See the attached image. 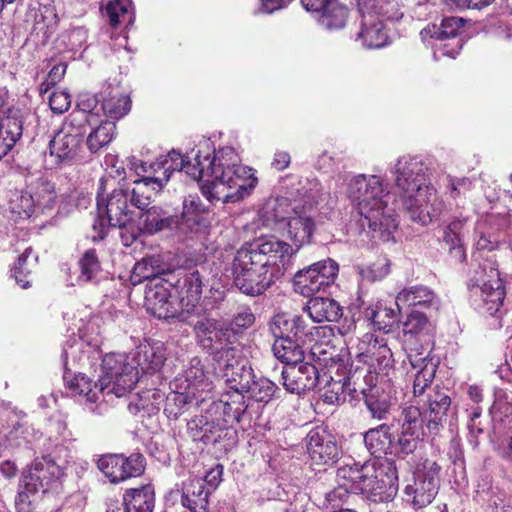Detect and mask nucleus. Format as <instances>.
I'll return each mask as SVG.
<instances>
[{
	"instance_id": "f257e3e1",
	"label": "nucleus",
	"mask_w": 512,
	"mask_h": 512,
	"mask_svg": "<svg viewBox=\"0 0 512 512\" xmlns=\"http://www.w3.org/2000/svg\"><path fill=\"white\" fill-rule=\"evenodd\" d=\"M288 206L285 198L271 200L265 204L262 216L267 226L287 220L288 237L293 245L269 236L245 243L237 250L232 275L234 285L242 293L262 295L284 275L292 256L311 242L315 230L313 219L303 215L288 217L284 212Z\"/></svg>"
},
{
	"instance_id": "f03ea898",
	"label": "nucleus",
	"mask_w": 512,
	"mask_h": 512,
	"mask_svg": "<svg viewBox=\"0 0 512 512\" xmlns=\"http://www.w3.org/2000/svg\"><path fill=\"white\" fill-rule=\"evenodd\" d=\"M189 157L197 160L201 192L210 202H238L256 187L253 170L241 164L240 156L231 146L216 150L214 143L203 137Z\"/></svg>"
},
{
	"instance_id": "7ed1b4c3",
	"label": "nucleus",
	"mask_w": 512,
	"mask_h": 512,
	"mask_svg": "<svg viewBox=\"0 0 512 512\" xmlns=\"http://www.w3.org/2000/svg\"><path fill=\"white\" fill-rule=\"evenodd\" d=\"M427 164L418 156L403 155L390 168L403 208L412 221L427 225L444 211L430 181Z\"/></svg>"
},
{
	"instance_id": "20e7f679",
	"label": "nucleus",
	"mask_w": 512,
	"mask_h": 512,
	"mask_svg": "<svg viewBox=\"0 0 512 512\" xmlns=\"http://www.w3.org/2000/svg\"><path fill=\"white\" fill-rule=\"evenodd\" d=\"M346 194L366 221L372 238L384 242L393 239L398 223L394 210L389 206L392 196L384 178L355 175L347 182Z\"/></svg>"
},
{
	"instance_id": "39448f33",
	"label": "nucleus",
	"mask_w": 512,
	"mask_h": 512,
	"mask_svg": "<svg viewBox=\"0 0 512 512\" xmlns=\"http://www.w3.org/2000/svg\"><path fill=\"white\" fill-rule=\"evenodd\" d=\"M338 488L328 494V499L342 497L344 493L361 495L373 503L389 502L398 491V474L391 464L376 466L375 463L346 464L337 469Z\"/></svg>"
},
{
	"instance_id": "423d86ee",
	"label": "nucleus",
	"mask_w": 512,
	"mask_h": 512,
	"mask_svg": "<svg viewBox=\"0 0 512 512\" xmlns=\"http://www.w3.org/2000/svg\"><path fill=\"white\" fill-rule=\"evenodd\" d=\"M121 353H110L104 356L98 380L92 382L84 374H77L68 380L64 375L67 388L74 395L83 397L89 404L96 403L100 396L104 402H113L116 398L126 396L137 383V373L133 366L125 362Z\"/></svg>"
},
{
	"instance_id": "0eeeda50",
	"label": "nucleus",
	"mask_w": 512,
	"mask_h": 512,
	"mask_svg": "<svg viewBox=\"0 0 512 512\" xmlns=\"http://www.w3.org/2000/svg\"><path fill=\"white\" fill-rule=\"evenodd\" d=\"M149 183L143 178H136L132 181V187L114 189L106 198L101 194L97 197L98 218L94 221L93 230L96 235L94 240L103 239L107 233V224L118 227L121 232L127 230L132 224L131 207L139 210L147 208L155 197Z\"/></svg>"
},
{
	"instance_id": "6e6552de",
	"label": "nucleus",
	"mask_w": 512,
	"mask_h": 512,
	"mask_svg": "<svg viewBox=\"0 0 512 512\" xmlns=\"http://www.w3.org/2000/svg\"><path fill=\"white\" fill-rule=\"evenodd\" d=\"M269 328L275 337L273 354L288 366L302 362L304 345L317 343L321 335L325 336L332 332L329 326H313L302 316L288 313L276 314Z\"/></svg>"
},
{
	"instance_id": "1a4fd4ad",
	"label": "nucleus",
	"mask_w": 512,
	"mask_h": 512,
	"mask_svg": "<svg viewBox=\"0 0 512 512\" xmlns=\"http://www.w3.org/2000/svg\"><path fill=\"white\" fill-rule=\"evenodd\" d=\"M467 288L470 304L480 314L494 315L503 305L504 287L496 262L491 259L471 271Z\"/></svg>"
},
{
	"instance_id": "9d476101",
	"label": "nucleus",
	"mask_w": 512,
	"mask_h": 512,
	"mask_svg": "<svg viewBox=\"0 0 512 512\" xmlns=\"http://www.w3.org/2000/svg\"><path fill=\"white\" fill-rule=\"evenodd\" d=\"M180 322L193 328L197 343L211 355L235 340L232 327H226L224 322L206 316L204 311L181 312Z\"/></svg>"
},
{
	"instance_id": "9b49d317",
	"label": "nucleus",
	"mask_w": 512,
	"mask_h": 512,
	"mask_svg": "<svg viewBox=\"0 0 512 512\" xmlns=\"http://www.w3.org/2000/svg\"><path fill=\"white\" fill-rule=\"evenodd\" d=\"M361 16L359 30L352 38L366 49H380L389 44V36L380 18L386 13L378 0H357Z\"/></svg>"
},
{
	"instance_id": "f8f14e48",
	"label": "nucleus",
	"mask_w": 512,
	"mask_h": 512,
	"mask_svg": "<svg viewBox=\"0 0 512 512\" xmlns=\"http://www.w3.org/2000/svg\"><path fill=\"white\" fill-rule=\"evenodd\" d=\"M85 120L82 113H71L63 122L61 129L50 140V156L54 158L56 164L70 163L77 156L87 133V130L81 126Z\"/></svg>"
},
{
	"instance_id": "ddd939ff",
	"label": "nucleus",
	"mask_w": 512,
	"mask_h": 512,
	"mask_svg": "<svg viewBox=\"0 0 512 512\" xmlns=\"http://www.w3.org/2000/svg\"><path fill=\"white\" fill-rule=\"evenodd\" d=\"M192 150L186 155H182L176 150L170 151L167 155L159 157L155 162L150 163L149 168L153 170V176H144L143 180L149 183L150 189L155 186L153 192L155 196L163 189L170 179L171 174L174 171H184L193 180L199 181L201 178V172L199 171V165L197 160L190 158Z\"/></svg>"
},
{
	"instance_id": "4468645a",
	"label": "nucleus",
	"mask_w": 512,
	"mask_h": 512,
	"mask_svg": "<svg viewBox=\"0 0 512 512\" xmlns=\"http://www.w3.org/2000/svg\"><path fill=\"white\" fill-rule=\"evenodd\" d=\"M440 469V466L430 459H425L417 464L412 482L407 484L404 490L408 501L415 508L426 507L435 499L440 485Z\"/></svg>"
},
{
	"instance_id": "2eb2a0df",
	"label": "nucleus",
	"mask_w": 512,
	"mask_h": 512,
	"mask_svg": "<svg viewBox=\"0 0 512 512\" xmlns=\"http://www.w3.org/2000/svg\"><path fill=\"white\" fill-rule=\"evenodd\" d=\"M240 341L231 340L226 346L219 348L212 354L216 370L228 385L237 387L240 383H247L253 370L249 365Z\"/></svg>"
},
{
	"instance_id": "dca6fc26",
	"label": "nucleus",
	"mask_w": 512,
	"mask_h": 512,
	"mask_svg": "<svg viewBox=\"0 0 512 512\" xmlns=\"http://www.w3.org/2000/svg\"><path fill=\"white\" fill-rule=\"evenodd\" d=\"M190 436L204 444L223 443L224 447L234 442L235 430L229 426L227 418L210 413L207 409L204 414L196 416L187 423Z\"/></svg>"
},
{
	"instance_id": "f3484780",
	"label": "nucleus",
	"mask_w": 512,
	"mask_h": 512,
	"mask_svg": "<svg viewBox=\"0 0 512 512\" xmlns=\"http://www.w3.org/2000/svg\"><path fill=\"white\" fill-rule=\"evenodd\" d=\"M165 230L179 233V216L168 215L160 207L152 206L141 210L138 225L132 223L127 230L120 232V237L123 245L129 247L142 233L153 235Z\"/></svg>"
},
{
	"instance_id": "a211bd4d",
	"label": "nucleus",
	"mask_w": 512,
	"mask_h": 512,
	"mask_svg": "<svg viewBox=\"0 0 512 512\" xmlns=\"http://www.w3.org/2000/svg\"><path fill=\"white\" fill-rule=\"evenodd\" d=\"M359 361L368 365L369 374L388 376L393 368L391 349L383 338L379 339L372 333H366L357 346Z\"/></svg>"
},
{
	"instance_id": "6ab92c4d",
	"label": "nucleus",
	"mask_w": 512,
	"mask_h": 512,
	"mask_svg": "<svg viewBox=\"0 0 512 512\" xmlns=\"http://www.w3.org/2000/svg\"><path fill=\"white\" fill-rule=\"evenodd\" d=\"M338 271V263L328 258L298 271L294 276V285L299 293L304 296H310L334 283L338 276Z\"/></svg>"
},
{
	"instance_id": "aec40b11",
	"label": "nucleus",
	"mask_w": 512,
	"mask_h": 512,
	"mask_svg": "<svg viewBox=\"0 0 512 512\" xmlns=\"http://www.w3.org/2000/svg\"><path fill=\"white\" fill-rule=\"evenodd\" d=\"M171 284L162 278L150 280L145 289L147 311L159 319H177L180 321L181 306L171 301Z\"/></svg>"
},
{
	"instance_id": "412c9836",
	"label": "nucleus",
	"mask_w": 512,
	"mask_h": 512,
	"mask_svg": "<svg viewBox=\"0 0 512 512\" xmlns=\"http://www.w3.org/2000/svg\"><path fill=\"white\" fill-rule=\"evenodd\" d=\"M98 468L111 483H119L130 477H137L144 472V457L141 454L106 455L98 460Z\"/></svg>"
},
{
	"instance_id": "4be33fe9",
	"label": "nucleus",
	"mask_w": 512,
	"mask_h": 512,
	"mask_svg": "<svg viewBox=\"0 0 512 512\" xmlns=\"http://www.w3.org/2000/svg\"><path fill=\"white\" fill-rule=\"evenodd\" d=\"M129 366H133L137 373V382L142 374H155L162 368L166 360V349L160 341L146 342L140 344L134 352L129 355L122 354Z\"/></svg>"
},
{
	"instance_id": "5701e85b",
	"label": "nucleus",
	"mask_w": 512,
	"mask_h": 512,
	"mask_svg": "<svg viewBox=\"0 0 512 512\" xmlns=\"http://www.w3.org/2000/svg\"><path fill=\"white\" fill-rule=\"evenodd\" d=\"M306 447L312 465L331 466L340 456L335 438L321 427H316L307 434Z\"/></svg>"
},
{
	"instance_id": "b1692460",
	"label": "nucleus",
	"mask_w": 512,
	"mask_h": 512,
	"mask_svg": "<svg viewBox=\"0 0 512 512\" xmlns=\"http://www.w3.org/2000/svg\"><path fill=\"white\" fill-rule=\"evenodd\" d=\"M175 389L189 391L205 402L211 394L213 384L204 371L201 360L197 357L191 359L190 366L182 375L177 376L171 383Z\"/></svg>"
},
{
	"instance_id": "393cba45",
	"label": "nucleus",
	"mask_w": 512,
	"mask_h": 512,
	"mask_svg": "<svg viewBox=\"0 0 512 512\" xmlns=\"http://www.w3.org/2000/svg\"><path fill=\"white\" fill-rule=\"evenodd\" d=\"M281 376L284 388L297 395L314 389L320 381L317 368L308 362L285 367Z\"/></svg>"
},
{
	"instance_id": "a878e982",
	"label": "nucleus",
	"mask_w": 512,
	"mask_h": 512,
	"mask_svg": "<svg viewBox=\"0 0 512 512\" xmlns=\"http://www.w3.org/2000/svg\"><path fill=\"white\" fill-rule=\"evenodd\" d=\"M423 411V418L431 432H437L439 425L446 419L451 407V398L445 390L429 389L425 397L418 400Z\"/></svg>"
},
{
	"instance_id": "bb28decb",
	"label": "nucleus",
	"mask_w": 512,
	"mask_h": 512,
	"mask_svg": "<svg viewBox=\"0 0 512 512\" xmlns=\"http://www.w3.org/2000/svg\"><path fill=\"white\" fill-rule=\"evenodd\" d=\"M463 27V20L457 17L444 18L440 26L432 25L421 31V36L425 39L428 35L438 40L453 39L452 43L444 44L439 48L443 56L455 58L462 48V40L455 39L460 29Z\"/></svg>"
},
{
	"instance_id": "cd10ccee",
	"label": "nucleus",
	"mask_w": 512,
	"mask_h": 512,
	"mask_svg": "<svg viewBox=\"0 0 512 512\" xmlns=\"http://www.w3.org/2000/svg\"><path fill=\"white\" fill-rule=\"evenodd\" d=\"M431 349L427 345V347L421 346V351H413L408 354V358L411 366L419 370L414 375L413 381V393L416 398L422 399L429 392V389H437L438 387H432V381L434 378V365L431 363V360H428Z\"/></svg>"
},
{
	"instance_id": "c85d7f7f",
	"label": "nucleus",
	"mask_w": 512,
	"mask_h": 512,
	"mask_svg": "<svg viewBox=\"0 0 512 512\" xmlns=\"http://www.w3.org/2000/svg\"><path fill=\"white\" fill-rule=\"evenodd\" d=\"M395 304L399 311L412 310H437L439 298L435 292L424 285H415L402 289L395 298Z\"/></svg>"
},
{
	"instance_id": "c756f323",
	"label": "nucleus",
	"mask_w": 512,
	"mask_h": 512,
	"mask_svg": "<svg viewBox=\"0 0 512 512\" xmlns=\"http://www.w3.org/2000/svg\"><path fill=\"white\" fill-rule=\"evenodd\" d=\"M208 409L210 413L227 418L229 422H239L247 409L244 390L229 385V390L218 401H213Z\"/></svg>"
},
{
	"instance_id": "7c9ffc66",
	"label": "nucleus",
	"mask_w": 512,
	"mask_h": 512,
	"mask_svg": "<svg viewBox=\"0 0 512 512\" xmlns=\"http://www.w3.org/2000/svg\"><path fill=\"white\" fill-rule=\"evenodd\" d=\"M207 228L208 220L203 214L199 198L188 196L183 201V211L179 217V234L188 236L204 233Z\"/></svg>"
},
{
	"instance_id": "2f4dec72",
	"label": "nucleus",
	"mask_w": 512,
	"mask_h": 512,
	"mask_svg": "<svg viewBox=\"0 0 512 512\" xmlns=\"http://www.w3.org/2000/svg\"><path fill=\"white\" fill-rule=\"evenodd\" d=\"M204 286V275L198 269L185 274L182 280L181 297L178 302L182 312L197 313V311H204L199 303Z\"/></svg>"
},
{
	"instance_id": "473e14b6",
	"label": "nucleus",
	"mask_w": 512,
	"mask_h": 512,
	"mask_svg": "<svg viewBox=\"0 0 512 512\" xmlns=\"http://www.w3.org/2000/svg\"><path fill=\"white\" fill-rule=\"evenodd\" d=\"M501 243V233L499 229L494 226L487 219L479 220L474 228V247L476 252L473 254V261L482 263L480 256L482 252H493L499 248Z\"/></svg>"
},
{
	"instance_id": "72a5a7b5",
	"label": "nucleus",
	"mask_w": 512,
	"mask_h": 512,
	"mask_svg": "<svg viewBox=\"0 0 512 512\" xmlns=\"http://www.w3.org/2000/svg\"><path fill=\"white\" fill-rule=\"evenodd\" d=\"M102 110L110 118L109 121H115L123 118L131 109V100L120 87L111 85L103 87L101 91Z\"/></svg>"
},
{
	"instance_id": "f704fd0d",
	"label": "nucleus",
	"mask_w": 512,
	"mask_h": 512,
	"mask_svg": "<svg viewBox=\"0 0 512 512\" xmlns=\"http://www.w3.org/2000/svg\"><path fill=\"white\" fill-rule=\"evenodd\" d=\"M303 310L308 313L313 322H335L343 315L340 304L328 297H313L308 300Z\"/></svg>"
},
{
	"instance_id": "c9c22d12",
	"label": "nucleus",
	"mask_w": 512,
	"mask_h": 512,
	"mask_svg": "<svg viewBox=\"0 0 512 512\" xmlns=\"http://www.w3.org/2000/svg\"><path fill=\"white\" fill-rule=\"evenodd\" d=\"M23 134V121L18 111H9L0 121V159L5 157Z\"/></svg>"
},
{
	"instance_id": "e433bc0d",
	"label": "nucleus",
	"mask_w": 512,
	"mask_h": 512,
	"mask_svg": "<svg viewBox=\"0 0 512 512\" xmlns=\"http://www.w3.org/2000/svg\"><path fill=\"white\" fill-rule=\"evenodd\" d=\"M210 493L211 490L206 488L202 479H191L184 485L182 505L191 512H208Z\"/></svg>"
},
{
	"instance_id": "4c0bfd02",
	"label": "nucleus",
	"mask_w": 512,
	"mask_h": 512,
	"mask_svg": "<svg viewBox=\"0 0 512 512\" xmlns=\"http://www.w3.org/2000/svg\"><path fill=\"white\" fill-rule=\"evenodd\" d=\"M363 439L367 450L374 457L393 454L394 440L388 425L381 424L369 429L363 434Z\"/></svg>"
},
{
	"instance_id": "58836bf2",
	"label": "nucleus",
	"mask_w": 512,
	"mask_h": 512,
	"mask_svg": "<svg viewBox=\"0 0 512 512\" xmlns=\"http://www.w3.org/2000/svg\"><path fill=\"white\" fill-rule=\"evenodd\" d=\"M307 10L319 12L320 26L329 31L344 28L348 19L347 7L334 0H323L322 7Z\"/></svg>"
},
{
	"instance_id": "ea45409f",
	"label": "nucleus",
	"mask_w": 512,
	"mask_h": 512,
	"mask_svg": "<svg viewBox=\"0 0 512 512\" xmlns=\"http://www.w3.org/2000/svg\"><path fill=\"white\" fill-rule=\"evenodd\" d=\"M164 399V413L168 418L174 420L178 419L192 405L200 406L203 403V401H200L197 396L189 391L175 389L173 386L172 391Z\"/></svg>"
},
{
	"instance_id": "a19ab883",
	"label": "nucleus",
	"mask_w": 512,
	"mask_h": 512,
	"mask_svg": "<svg viewBox=\"0 0 512 512\" xmlns=\"http://www.w3.org/2000/svg\"><path fill=\"white\" fill-rule=\"evenodd\" d=\"M39 477V473L34 469V464L32 463L30 468L23 475L20 484L21 489L15 498L17 512H29V495L35 494L41 488H44V491L46 490V486L40 481Z\"/></svg>"
},
{
	"instance_id": "79ce46f5",
	"label": "nucleus",
	"mask_w": 512,
	"mask_h": 512,
	"mask_svg": "<svg viewBox=\"0 0 512 512\" xmlns=\"http://www.w3.org/2000/svg\"><path fill=\"white\" fill-rule=\"evenodd\" d=\"M361 392L371 417L378 420L386 419L391 407L390 396L376 384L367 389L363 388Z\"/></svg>"
},
{
	"instance_id": "37998d69",
	"label": "nucleus",
	"mask_w": 512,
	"mask_h": 512,
	"mask_svg": "<svg viewBox=\"0 0 512 512\" xmlns=\"http://www.w3.org/2000/svg\"><path fill=\"white\" fill-rule=\"evenodd\" d=\"M238 388L250 394V397L257 402H270L279 388L277 385L265 377L256 378L253 370L250 373V379L247 383H240Z\"/></svg>"
},
{
	"instance_id": "c03bdc74",
	"label": "nucleus",
	"mask_w": 512,
	"mask_h": 512,
	"mask_svg": "<svg viewBox=\"0 0 512 512\" xmlns=\"http://www.w3.org/2000/svg\"><path fill=\"white\" fill-rule=\"evenodd\" d=\"M431 330V323L424 311L411 310L403 323V332L406 342L414 338L426 336Z\"/></svg>"
},
{
	"instance_id": "a18cd8bd",
	"label": "nucleus",
	"mask_w": 512,
	"mask_h": 512,
	"mask_svg": "<svg viewBox=\"0 0 512 512\" xmlns=\"http://www.w3.org/2000/svg\"><path fill=\"white\" fill-rule=\"evenodd\" d=\"M35 199V207L38 214L51 211L57 202L55 185L47 180L40 179L36 182L31 192Z\"/></svg>"
},
{
	"instance_id": "49530a36",
	"label": "nucleus",
	"mask_w": 512,
	"mask_h": 512,
	"mask_svg": "<svg viewBox=\"0 0 512 512\" xmlns=\"http://www.w3.org/2000/svg\"><path fill=\"white\" fill-rule=\"evenodd\" d=\"M165 394L160 389H148L137 394V400L129 404V410L133 413L141 410L148 415L155 414L160 410L164 402Z\"/></svg>"
},
{
	"instance_id": "de8ad7c7",
	"label": "nucleus",
	"mask_w": 512,
	"mask_h": 512,
	"mask_svg": "<svg viewBox=\"0 0 512 512\" xmlns=\"http://www.w3.org/2000/svg\"><path fill=\"white\" fill-rule=\"evenodd\" d=\"M9 210L11 214L20 219H28L33 215H37L35 207V199L31 192L15 191L9 200Z\"/></svg>"
},
{
	"instance_id": "09e8293b",
	"label": "nucleus",
	"mask_w": 512,
	"mask_h": 512,
	"mask_svg": "<svg viewBox=\"0 0 512 512\" xmlns=\"http://www.w3.org/2000/svg\"><path fill=\"white\" fill-rule=\"evenodd\" d=\"M470 217L463 212L452 215L443 228L442 239L444 243L464 242L468 231V222Z\"/></svg>"
},
{
	"instance_id": "8fccbe9b",
	"label": "nucleus",
	"mask_w": 512,
	"mask_h": 512,
	"mask_svg": "<svg viewBox=\"0 0 512 512\" xmlns=\"http://www.w3.org/2000/svg\"><path fill=\"white\" fill-rule=\"evenodd\" d=\"M398 312L393 308L377 304L375 306L367 307L364 310V317L366 320L372 322L374 327L378 330H386L398 320Z\"/></svg>"
},
{
	"instance_id": "3c124183",
	"label": "nucleus",
	"mask_w": 512,
	"mask_h": 512,
	"mask_svg": "<svg viewBox=\"0 0 512 512\" xmlns=\"http://www.w3.org/2000/svg\"><path fill=\"white\" fill-rule=\"evenodd\" d=\"M58 18L53 9H45L35 17L32 33L39 38L41 44H45L55 33Z\"/></svg>"
},
{
	"instance_id": "603ef678",
	"label": "nucleus",
	"mask_w": 512,
	"mask_h": 512,
	"mask_svg": "<svg viewBox=\"0 0 512 512\" xmlns=\"http://www.w3.org/2000/svg\"><path fill=\"white\" fill-rule=\"evenodd\" d=\"M125 495L128 497V504L133 506L135 512H153L155 493L150 484L131 489Z\"/></svg>"
},
{
	"instance_id": "864d4df0",
	"label": "nucleus",
	"mask_w": 512,
	"mask_h": 512,
	"mask_svg": "<svg viewBox=\"0 0 512 512\" xmlns=\"http://www.w3.org/2000/svg\"><path fill=\"white\" fill-rule=\"evenodd\" d=\"M116 125L113 121H102L87 137L88 149L95 153L108 145L115 134Z\"/></svg>"
},
{
	"instance_id": "5fc2aeb1",
	"label": "nucleus",
	"mask_w": 512,
	"mask_h": 512,
	"mask_svg": "<svg viewBox=\"0 0 512 512\" xmlns=\"http://www.w3.org/2000/svg\"><path fill=\"white\" fill-rule=\"evenodd\" d=\"M33 464L34 469L39 473L40 481L44 483L46 489L64 475L63 469L50 456L35 459Z\"/></svg>"
},
{
	"instance_id": "6e6d98bb",
	"label": "nucleus",
	"mask_w": 512,
	"mask_h": 512,
	"mask_svg": "<svg viewBox=\"0 0 512 512\" xmlns=\"http://www.w3.org/2000/svg\"><path fill=\"white\" fill-rule=\"evenodd\" d=\"M130 8L131 2L129 0H108L105 5L102 4V9H104L105 15L113 27L122 22L131 21Z\"/></svg>"
},
{
	"instance_id": "4d7b16f0",
	"label": "nucleus",
	"mask_w": 512,
	"mask_h": 512,
	"mask_svg": "<svg viewBox=\"0 0 512 512\" xmlns=\"http://www.w3.org/2000/svg\"><path fill=\"white\" fill-rule=\"evenodd\" d=\"M79 267L80 274L78 280L81 282L92 281L101 270L96 251L93 249L85 251L79 260Z\"/></svg>"
},
{
	"instance_id": "13d9d810",
	"label": "nucleus",
	"mask_w": 512,
	"mask_h": 512,
	"mask_svg": "<svg viewBox=\"0 0 512 512\" xmlns=\"http://www.w3.org/2000/svg\"><path fill=\"white\" fill-rule=\"evenodd\" d=\"M422 432L401 430L397 443H394L393 454L402 457L413 453L419 444Z\"/></svg>"
},
{
	"instance_id": "bf43d9fd",
	"label": "nucleus",
	"mask_w": 512,
	"mask_h": 512,
	"mask_svg": "<svg viewBox=\"0 0 512 512\" xmlns=\"http://www.w3.org/2000/svg\"><path fill=\"white\" fill-rule=\"evenodd\" d=\"M390 265V260L385 256H381L371 265L359 267V274L368 281L381 280L390 273Z\"/></svg>"
},
{
	"instance_id": "052dcab7",
	"label": "nucleus",
	"mask_w": 512,
	"mask_h": 512,
	"mask_svg": "<svg viewBox=\"0 0 512 512\" xmlns=\"http://www.w3.org/2000/svg\"><path fill=\"white\" fill-rule=\"evenodd\" d=\"M426 421L423 418L421 407L407 406L402 411L401 430L422 432V423Z\"/></svg>"
},
{
	"instance_id": "680f3d73",
	"label": "nucleus",
	"mask_w": 512,
	"mask_h": 512,
	"mask_svg": "<svg viewBox=\"0 0 512 512\" xmlns=\"http://www.w3.org/2000/svg\"><path fill=\"white\" fill-rule=\"evenodd\" d=\"M31 253L32 248H26L24 252L19 256L16 264L12 269L13 277L15 278L17 284L23 289L30 287V280L28 279L30 269L28 267L29 263H27V260L30 257Z\"/></svg>"
},
{
	"instance_id": "e2e57ef3",
	"label": "nucleus",
	"mask_w": 512,
	"mask_h": 512,
	"mask_svg": "<svg viewBox=\"0 0 512 512\" xmlns=\"http://www.w3.org/2000/svg\"><path fill=\"white\" fill-rule=\"evenodd\" d=\"M97 99L94 96L83 95L80 97L79 102L77 104L78 110L73 113H82L84 118L86 119L84 123L81 125L82 128L88 129V127H92L97 124V115L92 111L97 105Z\"/></svg>"
},
{
	"instance_id": "0e129e2a",
	"label": "nucleus",
	"mask_w": 512,
	"mask_h": 512,
	"mask_svg": "<svg viewBox=\"0 0 512 512\" xmlns=\"http://www.w3.org/2000/svg\"><path fill=\"white\" fill-rule=\"evenodd\" d=\"M254 321V314L249 309H244L237 313L230 322L225 323V326L232 327L233 332L235 333V340L240 341L239 337L241 335V331L249 328Z\"/></svg>"
},
{
	"instance_id": "69168bd1",
	"label": "nucleus",
	"mask_w": 512,
	"mask_h": 512,
	"mask_svg": "<svg viewBox=\"0 0 512 512\" xmlns=\"http://www.w3.org/2000/svg\"><path fill=\"white\" fill-rule=\"evenodd\" d=\"M62 38L68 50L77 51L81 49L87 41V30L83 27L73 28L63 34Z\"/></svg>"
},
{
	"instance_id": "338daca9",
	"label": "nucleus",
	"mask_w": 512,
	"mask_h": 512,
	"mask_svg": "<svg viewBox=\"0 0 512 512\" xmlns=\"http://www.w3.org/2000/svg\"><path fill=\"white\" fill-rule=\"evenodd\" d=\"M49 105L53 112L64 113L71 105L70 94L66 91H54L49 97Z\"/></svg>"
},
{
	"instance_id": "774afa93",
	"label": "nucleus",
	"mask_w": 512,
	"mask_h": 512,
	"mask_svg": "<svg viewBox=\"0 0 512 512\" xmlns=\"http://www.w3.org/2000/svg\"><path fill=\"white\" fill-rule=\"evenodd\" d=\"M491 512H512V496L505 493H497L489 500Z\"/></svg>"
}]
</instances>
